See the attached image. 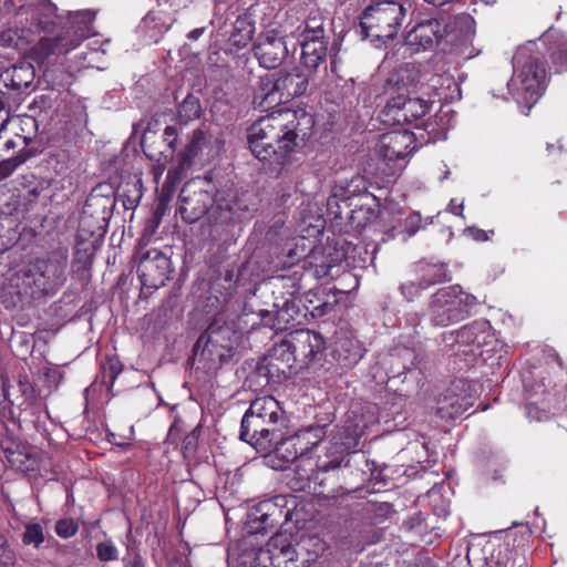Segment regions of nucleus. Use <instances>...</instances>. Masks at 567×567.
Here are the masks:
<instances>
[{"label":"nucleus","instance_id":"36","mask_svg":"<svg viewBox=\"0 0 567 567\" xmlns=\"http://www.w3.org/2000/svg\"><path fill=\"white\" fill-rule=\"evenodd\" d=\"M141 179H128L117 186V198L126 210L135 209L143 196Z\"/></svg>","mask_w":567,"mask_h":567},{"label":"nucleus","instance_id":"26","mask_svg":"<svg viewBox=\"0 0 567 567\" xmlns=\"http://www.w3.org/2000/svg\"><path fill=\"white\" fill-rule=\"evenodd\" d=\"M100 239L76 233L72 268L75 274L90 272Z\"/></svg>","mask_w":567,"mask_h":567},{"label":"nucleus","instance_id":"43","mask_svg":"<svg viewBox=\"0 0 567 567\" xmlns=\"http://www.w3.org/2000/svg\"><path fill=\"white\" fill-rule=\"evenodd\" d=\"M368 187L369 182L364 176H353L343 189L341 202L347 208H350L352 206L351 200L355 196H363L367 200H370L369 196L372 194L368 192Z\"/></svg>","mask_w":567,"mask_h":567},{"label":"nucleus","instance_id":"50","mask_svg":"<svg viewBox=\"0 0 567 567\" xmlns=\"http://www.w3.org/2000/svg\"><path fill=\"white\" fill-rule=\"evenodd\" d=\"M179 184V177L176 172L168 171L166 178L158 190L157 197L163 198L164 200H172L177 185Z\"/></svg>","mask_w":567,"mask_h":567},{"label":"nucleus","instance_id":"32","mask_svg":"<svg viewBox=\"0 0 567 567\" xmlns=\"http://www.w3.org/2000/svg\"><path fill=\"white\" fill-rule=\"evenodd\" d=\"M7 89H11L17 92H23L28 90L34 81L35 71L34 68L29 63H21L13 65L8 69L3 74L0 75Z\"/></svg>","mask_w":567,"mask_h":567},{"label":"nucleus","instance_id":"31","mask_svg":"<svg viewBox=\"0 0 567 567\" xmlns=\"http://www.w3.org/2000/svg\"><path fill=\"white\" fill-rule=\"evenodd\" d=\"M413 272L421 281L423 288L450 281L447 265L443 262H427L420 260L413 266Z\"/></svg>","mask_w":567,"mask_h":567},{"label":"nucleus","instance_id":"56","mask_svg":"<svg viewBox=\"0 0 567 567\" xmlns=\"http://www.w3.org/2000/svg\"><path fill=\"white\" fill-rule=\"evenodd\" d=\"M17 560L16 553L10 548L4 534L0 530V565L4 567L14 566Z\"/></svg>","mask_w":567,"mask_h":567},{"label":"nucleus","instance_id":"44","mask_svg":"<svg viewBox=\"0 0 567 567\" xmlns=\"http://www.w3.org/2000/svg\"><path fill=\"white\" fill-rule=\"evenodd\" d=\"M202 114V106L199 99L193 94H188L178 106L177 115L183 124H187L196 118H199Z\"/></svg>","mask_w":567,"mask_h":567},{"label":"nucleus","instance_id":"48","mask_svg":"<svg viewBox=\"0 0 567 567\" xmlns=\"http://www.w3.org/2000/svg\"><path fill=\"white\" fill-rule=\"evenodd\" d=\"M23 30L19 29H7L0 34V44L6 48H12L19 51L25 50L28 41L22 34Z\"/></svg>","mask_w":567,"mask_h":567},{"label":"nucleus","instance_id":"7","mask_svg":"<svg viewBox=\"0 0 567 567\" xmlns=\"http://www.w3.org/2000/svg\"><path fill=\"white\" fill-rule=\"evenodd\" d=\"M512 86L526 103H535L545 90L546 69L539 52L528 48L518 50L513 58Z\"/></svg>","mask_w":567,"mask_h":567},{"label":"nucleus","instance_id":"13","mask_svg":"<svg viewBox=\"0 0 567 567\" xmlns=\"http://www.w3.org/2000/svg\"><path fill=\"white\" fill-rule=\"evenodd\" d=\"M251 533L267 534L290 519V509H286L284 496L265 499L255 505L248 514Z\"/></svg>","mask_w":567,"mask_h":567},{"label":"nucleus","instance_id":"27","mask_svg":"<svg viewBox=\"0 0 567 567\" xmlns=\"http://www.w3.org/2000/svg\"><path fill=\"white\" fill-rule=\"evenodd\" d=\"M301 45V64L310 72H317L322 65L327 70L329 40H299Z\"/></svg>","mask_w":567,"mask_h":567},{"label":"nucleus","instance_id":"64","mask_svg":"<svg viewBox=\"0 0 567 567\" xmlns=\"http://www.w3.org/2000/svg\"><path fill=\"white\" fill-rule=\"evenodd\" d=\"M125 567H146L144 558L138 554L135 553L132 555L130 560L125 564Z\"/></svg>","mask_w":567,"mask_h":567},{"label":"nucleus","instance_id":"2","mask_svg":"<svg viewBox=\"0 0 567 567\" xmlns=\"http://www.w3.org/2000/svg\"><path fill=\"white\" fill-rule=\"evenodd\" d=\"M69 254L64 248L53 249L20 265L10 276L6 308L31 303L55 296L68 281Z\"/></svg>","mask_w":567,"mask_h":567},{"label":"nucleus","instance_id":"20","mask_svg":"<svg viewBox=\"0 0 567 567\" xmlns=\"http://www.w3.org/2000/svg\"><path fill=\"white\" fill-rule=\"evenodd\" d=\"M386 109L395 122L410 124L425 116L430 111V104L421 97L400 94L391 99Z\"/></svg>","mask_w":567,"mask_h":567},{"label":"nucleus","instance_id":"53","mask_svg":"<svg viewBox=\"0 0 567 567\" xmlns=\"http://www.w3.org/2000/svg\"><path fill=\"white\" fill-rule=\"evenodd\" d=\"M29 158L28 154L9 156L0 162V181L7 178L12 172Z\"/></svg>","mask_w":567,"mask_h":567},{"label":"nucleus","instance_id":"55","mask_svg":"<svg viewBox=\"0 0 567 567\" xmlns=\"http://www.w3.org/2000/svg\"><path fill=\"white\" fill-rule=\"evenodd\" d=\"M32 141L31 137H27V136H23V135H16L14 138H8L4 142V153L8 154L11 150L13 151L14 148L19 147V152L17 155H20V154H28L29 157L31 156V152L27 148V146L30 144V142Z\"/></svg>","mask_w":567,"mask_h":567},{"label":"nucleus","instance_id":"3","mask_svg":"<svg viewBox=\"0 0 567 567\" xmlns=\"http://www.w3.org/2000/svg\"><path fill=\"white\" fill-rule=\"evenodd\" d=\"M288 423L286 411L272 395L256 398L241 419L239 439L256 450H269L282 440Z\"/></svg>","mask_w":567,"mask_h":567},{"label":"nucleus","instance_id":"46","mask_svg":"<svg viewBox=\"0 0 567 567\" xmlns=\"http://www.w3.org/2000/svg\"><path fill=\"white\" fill-rule=\"evenodd\" d=\"M84 206H86L87 209L94 210L96 215H104V217L111 219L115 207V199H104L95 196V194H89Z\"/></svg>","mask_w":567,"mask_h":567},{"label":"nucleus","instance_id":"1","mask_svg":"<svg viewBox=\"0 0 567 567\" xmlns=\"http://www.w3.org/2000/svg\"><path fill=\"white\" fill-rule=\"evenodd\" d=\"M315 118L302 109H280L247 128L250 152L271 172H280L292 152L312 134Z\"/></svg>","mask_w":567,"mask_h":567},{"label":"nucleus","instance_id":"47","mask_svg":"<svg viewBox=\"0 0 567 567\" xmlns=\"http://www.w3.org/2000/svg\"><path fill=\"white\" fill-rule=\"evenodd\" d=\"M22 544L39 548L45 540L44 529L40 523H28L21 536Z\"/></svg>","mask_w":567,"mask_h":567},{"label":"nucleus","instance_id":"30","mask_svg":"<svg viewBox=\"0 0 567 567\" xmlns=\"http://www.w3.org/2000/svg\"><path fill=\"white\" fill-rule=\"evenodd\" d=\"M256 33V21L251 14L244 13L237 17L228 38V45L235 50L248 47Z\"/></svg>","mask_w":567,"mask_h":567},{"label":"nucleus","instance_id":"57","mask_svg":"<svg viewBox=\"0 0 567 567\" xmlns=\"http://www.w3.org/2000/svg\"><path fill=\"white\" fill-rule=\"evenodd\" d=\"M425 289L426 288H423L421 286V281L417 279L416 276L413 280L403 282L400 286L401 293L408 301H413L416 297L420 296L421 291Z\"/></svg>","mask_w":567,"mask_h":567},{"label":"nucleus","instance_id":"24","mask_svg":"<svg viewBox=\"0 0 567 567\" xmlns=\"http://www.w3.org/2000/svg\"><path fill=\"white\" fill-rule=\"evenodd\" d=\"M258 293L257 284L254 292L244 303V311L246 313H256L260 318V322L271 329L277 316V309L280 308L281 302L276 295H272V297H260Z\"/></svg>","mask_w":567,"mask_h":567},{"label":"nucleus","instance_id":"25","mask_svg":"<svg viewBox=\"0 0 567 567\" xmlns=\"http://www.w3.org/2000/svg\"><path fill=\"white\" fill-rule=\"evenodd\" d=\"M278 85L281 97V104L291 101L295 97L303 95L309 86V76L299 68H293L288 72H280Z\"/></svg>","mask_w":567,"mask_h":567},{"label":"nucleus","instance_id":"37","mask_svg":"<svg viewBox=\"0 0 567 567\" xmlns=\"http://www.w3.org/2000/svg\"><path fill=\"white\" fill-rule=\"evenodd\" d=\"M416 360L417 355L413 349H396L395 352L391 354L390 372L392 373V375L390 378L400 377L402 373H405L406 371L416 369L419 364Z\"/></svg>","mask_w":567,"mask_h":567},{"label":"nucleus","instance_id":"12","mask_svg":"<svg viewBox=\"0 0 567 567\" xmlns=\"http://www.w3.org/2000/svg\"><path fill=\"white\" fill-rule=\"evenodd\" d=\"M177 128L166 126L162 135L145 133L141 146L145 156L154 163L153 174L155 178L161 176L166 165L173 159L176 152Z\"/></svg>","mask_w":567,"mask_h":567},{"label":"nucleus","instance_id":"18","mask_svg":"<svg viewBox=\"0 0 567 567\" xmlns=\"http://www.w3.org/2000/svg\"><path fill=\"white\" fill-rule=\"evenodd\" d=\"M416 148V137L413 132L400 128L382 134L378 141L377 150L386 161H396L406 157Z\"/></svg>","mask_w":567,"mask_h":567},{"label":"nucleus","instance_id":"5","mask_svg":"<svg viewBox=\"0 0 567 567\" xmlns=\"http://www.w3.org/2000/svg\"><path fill=\"white\" fill-rule=\"evenodd\" d=\"M236 339L234 328L215 318L197 339L194 359L206 372L216 371L233 355Z\"/></svg>","mask_w":567,"mask_h":567},{"label":"nucleus","instance_id":"60","mask_svg":"<svg viewBox=\"0 0 567 567\" xmlns=\"http://www.w3.org/2000/svg\"><path fill=\"white\" fill-rule=\"evenodd\" d=\"M161 223H162L161 218H158L155 215H152V217L150 219H147V221L145 223V226L143 229V235L138 243L144 245L143 244L144 240H150L151 237L155 234V231L159 227Z\"/></svg>","mask_w":567,"mask_h":567},{"label":"nucleus","instance_id":"8","mask_svg":"<svg viewBox=\"0 0 567 567\" xmlns=\"http://www.w3.org/2000/svg\"><path fill=\"white\" fill-rule=\"evenodd\" d=\"M476 303V297L463 291L458 285L440 288L430 299L431 322L436 327H447L463 321Z\"/></svg>","mask_w":567,"mask_h":567},{"label":"nucleus","instance_id":"63","mask_svg":"<svg viewBox=\"0 0 567 567\" xmlns=\"http://www.w3.org/2000/svg\"><path fill=\"white\" fill-rule=\"evenodd\" d=\"M3 87L7 89V85L4 84L2 79L0 78V111L7 109L9 106V104H10V101H11L10 94L8 92H4Z\"/></svg>","mask_w":567,"mask_h":567},{"label":"nucleus","instance_id":"23","mask_svg":"<svg viewBox=\"0 0 567 567\" xmlns=\"http://www.w3.org/2000/svg\"><path fill=\"white\" fill-rule=\"evenodd\" d=\"M307 320V309H305L302 298H288L277 309V316L271 329L284 331L300 326Z\"/></svg>","mask_w":567,"mask_h":567},{"label":"nucleus","instance_id":"62","mask_svg":"<svg viewBox=\"0 0 567 567\" xmlns=\"http://www.w3.org/2000/svg\"><path fill=\"white\" fill-rule=\"evenodd\" d=\"M328 210L330 214L334 215L336 219L343 220L344 216L339 205L337 194H333V196L328 199Z\"/></svg>","mask_w":567,"mask_h":567},{"label":"nucleus","instance_id":"39","mask_svg":"<svg viewBox=\"0 0 567 567\" xmlns=\"http://www.w3.org/2000/svg\"><path fill=\"white\" fill-rule=\"evenodd\" d=\"M19 239L18 221L8 215H0V255L13 247Z\"/></svg>","mask_w":567,"mask_h":567},{"label":"nucleus","instance_id":"11","mask_svg":"<svg viewBox=\"0 0 567 567\" xmlns=\"http://www.w3.org/2000/svg\"><path fill=\"white\" fill-rule=\"evenodd\" d=\"M135 256L138 258L137 275L142 286L147 289L165 286L173 271L167 254L157 248L145 250V245L138 243Z\"/></svg>","mask_w":567,"mask_h":567},{"label":"nucleus","instance_id":"14","mask_svg":"<svg viewBox=\"0 0 567 567\" xmlns=\"http://www.w3.org/2000/svg\"><path fill=\"white\" fill-rule=\"evenodd\" d=\"M310 432L298 431L293 435H288V430L284 432V437L276 442L269 450H258L266 453L267 464L276 471L287 470L298 460L300 454L308 452V443L305 442Z\"/></svg>","mask_w":567,"mask_h":567},{"label":"nucleus","instance_id":"35","mask_svg":"<svg viewBox=\"0 0 567 567\" xmlns=\"http://www.w3.org/2000/svg\"><path fill=\"white\" fill-rule=\"evenodd\" d=\"M471 405L472 403L465 396H445L439 401L436 414L445 421L455 420L465 413Z\"/></svg>","mask_w":567,"mask_h":567},{"label":"nucleus","instance_id":"16","mask_svg":"<svg viewBox=\"0 0 567 567\" xmlns=\"http://www.w3.org/2000/svg\"><path fill=\"white\" fill-rule=\"evenodd\" d=\"M179 208L182 219L186 224H194L207 214L214 204L213 195L204 189L198 182H187L179 193Z\"/></svg>","mask_w":567,"mask_h":567},{"label":"nucleus","instance_id":"33","mask_svg":"<svg viewBox=\"0 0 567 567\" xmlns=\"http://www.w3.org/2000/svg\"><path fill=\"white\" fill-rule=\"evenodd\" d=\"M110 219L104 215H96L94 210L87 209L83 206L80 219L78 233L81 236H89L92 238L101 239L109 227Z\"/></svg>","mask_w":567,"mask_h":567},{"label":"nucleus","instance_id":"45","mask_svg":"<svg viewBox=\"0 0 567 567\" xmlns=\"http://www.w3.org/2000/svg\"><path fill=\"white\" fill-rule=\"evenodd\" d=\"M300 431H307V432H311L309 433V436H307V439L305 440V442L309 441L310 443H308V452H313V453H324L326 449H331V451H340L337 446V444H332V443H327V444H323L321 442L322 440V436L324 434L323 432V427L321 426H309V427H305V429H301Z\"/></svg>","mask_w":567,"mask_h":567},{"label":"nucleus","instance_id":"52","mask_svg":"<svg viewBox=\"0 0 567 567\" xmlns=\"http://www.w3.org/2000/svg\"><path fill=\"white\" fill-rule=\"evenodd\" d=\"M96 557L104 563L114 561L118 558V550L111 539H106L96 545Z\"/></svg>","mask_w":567,"mask_h":567},{"label":"nucleus","instance_id":"19","mask_svg":"<svg viewBox=\"0 0 567 567\" xmlns=\"http://www.w3.org/2000/svg\"><path fill=\"white\" fill-rule=\"evenodd\" d=\"M489 337L488 323L474 321L458 330L443 333V341L449 347H471L470 351L474 352L475 348L480 349L486 344Z\"/></svg>","mask_w":567,"mask_h":567},{"label":"nucleus","instance_id":"10","mask_svg":"<svg viewBox=\"0 0 567 567\" xmlns=\"http://www.w3.org/2000/svg\"><path fill=\"white\" fill-rule=\"evenodd\" d=\"M343 451L326 449L324 453L303 452L296 461L293 485L295 489H310L311 484L323 486L321 474L339 468L343 462Z\"/></svg>","mask_w":567,"mask_h":567},{"label":"nucleus","instance_id":"22","mask_svg":"<svg viewBox=\"0 0 567 567\" xmlns=\"http://www.w3.org/2000/svg\"><path fill=\"white\" fill-rule=\"evenodd\" d=\"M330 354L339 367L351 369L362 359L364 348L362 342L351 333L339 332Z\"/></svg>","mask_w":567,"mask_h":567},{"label":"nucleus","instance_id":"28","mask_svg":"<svg viewBox=\"0 0 567 567\" xmlns=\"http://www.w3.org/2000/svg\"><path fill=\"white\" fill-rule=\"evenodd\" d=\"M254 104L264 111L281 104L278 78H275L274 74H265L259 78L254 93Z\"/></svg>","mask_w":567,"mask_h":567},{"label":"nucleus","instance_id":"40","mask_svg":"<svg viewBox=\"0 0 567 567\" xmlns=\"http://www.w3.org/2000/svg\"><path fill=\"white\" fill-rule=\"evenodd\" d=\"M300 40H327L324 18L319 11L309 13L303 23Z\"/></svg>","mask_w":567,"mask_h":567},{"label":"nucleus","instance_id":"51","mask_svg":"<svg viewBox=\"0 0 567 567\" xmlns=\"http://www.w3.org/2000/svg\"><path fill=\"white\" fill-rule=\"evenodd\" d=\"M295 240L292 239L293 243H288L284 249L287 258L285 265L293 266L305 258L309 251L305 246L300 248L299 244Z\"/></svg>","mask_w":567,"mask_h":567},{"label":"nucleus","instance_id":"58","mask_svg":"<svg viewBox=\"0 0 567 567\" xmlns=\"http://www.w3.org/2000/svg\"><path fill=\"white\" fill-rule=\"evenodd\" d=\"M90 194H95L97 197L102 198H109V199H115L117 198V187L115 188L114 185L110 182H103L99 183L96 186H94Z\"/></svg>","mask_w":567,"mask_h":567},{"label":"nucleus","instance_id":"6","mask_svg":"<svg viewBox=\"0 0 567 567\" xmlns=\"http://www.w3.org/2000/svg\"><path fill=\"white\" fill-rule=\"evenodd\" d=\"M324 349L326 340L322 334L309 329H297L274 348V357L289 371L298 372L322 354Z\"/></svg>","mask_w":567,"mask_h":567},{"label":"nucleus","instance_id":"21","mask_svg":"<svg viewBox=\"0 0 567 567\" xmlns=\"http://www.w3.org/2000/svg\"><path fill=\"white\" fill-rule=\"evenodd\" d=\"M301 276L298 271H293L292 275H277L264 279L258 282V296L272 297L276 295L280 302L288 298H297L301 289Z\"/></svg>","mask_w":567,"mask_h":567},{"label":"nucleus","instance_id":"15","mask_svg":"<svg viewBox=\"0 0 567 567\" xmlns=\"http://www.w3.org/2000/svg\"><path fill=\"white\" fill-rule=\"evenodd\" d=\"M252 53L259 66L266 70L277 69L288 56L285 37L275 29L260 33L252 44Z\"/></svg>","mask_w":567,"mask_h":567},{"label":"nucleus","instance_id":"59","mask_svg":"<svg viewBox=\"0 0 567 567\" xmlns=\"http://www.w3.org/2000/svg\"><path fill=\"white\" fill-rule=\"evenodd\" d=\"M200 432L202 425L197 424L187 435H185L182 445L185 452H194L196 450Z\"/></svg>","mask_w":567,"mask_h":567},{"label":"nucleus","instance_id":"42","mask_svg":"<svg viewBox=\"0 0 567 567\" xmlns=\"http://www.w3.org/2000/svg\"><path fill=\"white\" fill-rule=\"evenodd\" d=\"M206 143V134L202 130H195L192 134L189 143L185 150L179 154V167L186 168L193 164L194 158L203 150Z\"/></svg>","mask_w":567,"mask_h":567},{"label":"nucleus","instance_id":"34","mask_svg":"<svg viewBox=\"0 0 567 567\" xmlns=\"http://www.w3.org/2000/svg\"><path fill=\"white\" fill-rule=\"evenodd\" d=\"M124 364L116 354H105L100 362V372L96 381L105 386L107 392H112L116 378L122 373Z\"/></svg>","mask_w":567,"mask_h":567},{"label":"nucleus","instance_id":"61","mask_svg":"<svg viewBox=\"0 0 567 567\" xmlns=\"http://www.w3.org/2000/svg\"><path fill=\"white\" fill-rule=\"evenodd\" d=\"M185 431V423L179 416H175L174 422L172 423L168 431V440L175 442L179 440L182 434Z\"/></svg>","mask_w":567,"mask_h":567},{"label":"nucleus","instance_id":"49","mask_svg":"<svg viewBox=\"0 0 567 567\" xmlns=\"http://www.w3.org/2000/svg\"><path fill=\"white\" fill-rule=\"evenodd\" d=\"M357 250L355 246H352L351 243H348L346 239H338L334 243V254L328 252V257H331V265H339L342 261H349L350 259H354L352 255Z\"/></svg>","mask_w":567,"mask_h":567},{"label":"nucleus","instance_id":"17","mask_svg":"<svg viewBox=\"0 0 567 567\" xmlns=\"http://www.w3.org/2000/svg\"><path fill=\"white\" fill-rule=\"evenodd\" d=\"M450 35L444 20L436 18L423 20L413 27L405 35V45L411 53L427 51L439 45Z\"/></svg>","mask_w":567,"mask_h":567},{"label":"nucleus","instance_id":"9","mask_svg":"<svg viewBox=\"0 0 567 567\" xmlns=\"http://www.w3.org/2000/svg\"><path fill=\"white\" fill-rule=\"evenodd\" d=\"M406 8L395 3H370L360 16L361 34L365 38L385 41L399 33L404 21Z\"/></svg>","mask_w":567,"mask_h":567},{"label":"nucleus","instance_id":"29","mask_svg":"<svg viewBox=\"0 0 567 567\" xmlns=\"http://www.w3.org/2000/svg\"><path fill=\"white\" fill-rule=\"evenodd\" d=\"M369 197L370 203H362L347 213V218L349 220L348 224L350 228L355 233H360L379 217L380 202L374 195H370Z\"/></svg>","mask_w":567,"mask_h":567},{"label":"nucleus","instance_id":"4","mask_svg":"<svg viewBox=\"0 0 567 567\" xmlns=\"http://www.w3.org/2000/svg\"><path fill=\"white\" fill-rule=\"evenodd\" d=\"M93 20L94 16L90 11L70 16L53 35L39 40L33 48L34 54L41 62H49L53 56L66 55L92 34Z\"/></svg>","mask_w":567,"mask_h":567},{"label":"nucleus","instance_id":"54","mask_svg":"<svg viewBox=\"0 0 567 567\" xmlns=\"http://www.w3.org/2000/svg\"><path fill=\"white\" fill-rule=\"evenodd\" d=\"M79 530V524L73 518H61L55 523V533L63 539L71 538Z\"/></svg>","mask_w":567,"mask_h":567},{"label":"nucleus","instance_id":"41","mask_svg":"<svg viewBox=\"0 0 567 567\" xmlns=\"http://www.w3.org/2000/svg\"><path fill=\"white\" fill-rule=\"evenodd\" d=\"M551 68L556 73L567 72V37L559 35L549 45Z\"/></svg>","mask_w":567,"mask_h":567},{"label":"nucleus","instance_id":"38","mask_svg":"<svg viewBox=\"0 0 567 567\" xmlns=\"http://www.w3.org/2000/svg\"><path fill=\"white\" fill-rule=\"evenodd\" d=\"M305 309H307V317L313 319L321 318L334 308V302L328 300L324 293L309 291L302 298Z\"/></svg>","mask_w":567,"mask_h":567}]
</instances>
